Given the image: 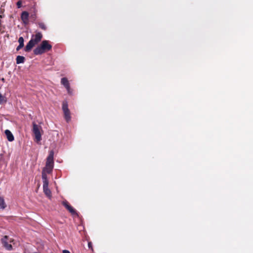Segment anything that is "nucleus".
I'll return each mask as SVG.
<instances>
[{"label":"nucleus","instance_id":"a211bd4d","mask_svg":"<svg viewBox=\"0 0 253 253\" xmlns=\"http://www.w3.org/2000/svg\"><path fill=\"white\" fill-rule=\"evenodd\" d=\"M62 110L63 112L69 110L68 108V103L67 101H64L62 104Z\"/></svg>","mask_w":253,"mask_h":253},{"label":"nucleus","instance_id":"dca6fc26","mask_svg":"<svg viewBox=\"0 0 253 253\" xmlns=\"http://www.w3.org/2000/svg\"><path fill=\"white\" fill-rule=\"evenodd\" d=\"M53 168L50 167L45 166L42 169V171H44L46 173H50L53 169Z\"/></svg>","mask_w":253,"mask_h":253},{"label":"nucleus","instance_id":"aec40b11","mask_svg":"<svg viewBox=\"0 0 253 253\" xmlns=\"http://www.w3.org/2000/svg\"><path fill=\"white\" fill-rule=\"evenodd\" d=\"M16 4H17V7L19 8L21 7L22 2L21 1H18L17 2Z\"/></svg>","mask_w":253,"mask_h":253},{"label":"nucleus","instance_id":"412c9836","mask_svg":"<svg viewBox=\"0 0 253 253\" xmlns=\"http://www.w3.org/2000/svg\"><path fill=\"white\" fill-rule=\"evenodd\" d=\"M63 253H70V252L66 250H64L63 251Z\"/></svg>","mask_w":253,"mask_h":253},{"label":"nucleus","instance_id":"f03ea898","mask_svg":"<svg viewBox=\"0 0 253 253\" xmlns=\"http://www.w3.org/2000/svg\"><path fill=\"white\" fill-rule=\"evenodd\" d=\"M33 132L35 135L36 140L39 142L41 140V134L40 132L41 126L33 123Z\"/></svg>","mask_w":253,"mask_h":253},{"label":"nucleus","instance_id":"b1692460","mask_svg":"<svg viewBox=\"0 0 253 253\" xmlns=\"http://www.w3.org/2000/svg\"><path fill=\"white\" fill-rule=\"evenodd\" d=\"M3 18V16H2V15H0V19L1 18Z\"/></svg>","mask_w":253,"mask_h":253},{"label":"nucleus","instance_id":"f8f14e48","mask_svg":"<svg viewBox=\"0 0 253 253\" xmlns=\"http://www.w3.org/2000/svg\"><path fill=\"white\" fill-rule=\"evenodd\" d=\"M18 42L19 43V45L16 47V50H19L21 48L24 46V40L22 37H20L18 39Z\"/></svg>","mask_w":253,"mask_h":253},{"label":"nucleus","instance_id":"423d86ee","mask_svg":"<svg viewBox=\"0 0 253 253\" xmlns=\"http://www.w3.org/2000/svg\"><path fill=\"white\" fill-rule=\"evenodd\" d=\"M61 83L62 85H63L66 88L67 92L69 94H72V91L70 87L69 83L66 78H63L61 79Z\"/></svg>","mask_w":253,"mask_h":253},{"label":"nucleus","instance_id":"2eb2a0df","mask_svg":"<svg viewBox=\"0 0 253 253\" xmlns=\"http://www.w3.org/2000/svg\"><path fill=\"white\" fill-rule=\"evenodd\" d=\"M64 114V117L66 120V121L68 122L71 120V116H70V112L69 110L63 112Z\"/></svg>","mask_w":253,"mask_h":253},{"label":"nucleus","instance_id":"6ab92c4d","mask_svg":"<svg viewBox=\"0 0 253 253\" xmlns=\"http://www.w3.org/2000/svg\"><path fill=\"white\" fill-rule=\"evenodd\" d=\"M39 26L40 27V28H41L42 30H45L46 29V27L43 23H42V22L39 23Z\"/></svg>","mask_w":253,"mask_h":253},{"label":"nucleus","instance_id":"ddd939ff","mask_svg":"<svg viewBox=\"0 0 253 253\" xmlns=\"http://www.w3.org/2000/svg\"><path fill=\"white\" fill-rule=\"evenodd\" d=\"M16 63L17 64L23 63L25 62V58L23 56L18 55L16 57Z\"/></svg>","mask_w":253,"mask_h":253},{"label":"nucleus","instance_id":"39448f33","mask_svg":"<svg viewBox=\"0 0 253 253\" xmlns=\"http://www.w3.org/2000/svg\"><path fill=\"white\" fill-rule=\"evenodd\" d=\"M42 38V35L41 33L38 32L35 35L32 37L31 41H33V42L36 45L39 42Z\"/></svg>","mask_w":253,"mask_h":253},{"label":"nucleus","instance_id":"f257e3e1","mask_svg":"<svg viewBox=\"0 0 253 253\" xmlns=\"http://www.w3.org/2000/svg\"><path fill=\"white\" fill-rule=\"evenodd\" d=\"M51 48L52 45L49 43V41L44 40L34 50V53L35 55H41L50 50Z\"/></svg>","mask_w":253,"mask_h":253},{"label":"nucleus","instance_id":"4be33fe9","mask_svg":"<svg viewBox=\"0 0 253 253\" xmlns=\"http://www.w3.org/2000/svg\"><path fill=\"white\" fill-rule=\"evenodd\" d=\"M88 246L89 248H91V243L90 242H89L88 243Z\"/></svg>","mask_w":253,"mask_h":253},{"label":"nucleus","instance_id":"7ed1b4c3","mask_svg":"<svg viewBox=\"0 0 253 253\" xmlns=\"http://www.w3.org/2000/svg\"><path fill=\"white\" fill-rule=\"evenodd\" d=\"M12 242L13 240L7 236H5L1 239V242L3 244V246L8 251H10L12 249V245L11 244H9L8 243H11Z\"/></svg>","mask_w":253,"mask_h":253},{"label":"nucleus","instance_id":"20e7f679","mask_svg":"<svg viewBox=\"0 0 253 253\" xmlns=\"http://www.w3.org/2000/svg\"><path fill=\"white\" fill-rule=\"evenodd\" d=\"M53 156H54V152L53 150H51L49 152V155L48 156V157L46 159L45 166L53 168V166H54Z\"/></svg>","mask_w":253,"mask_h":253},{"label":"nucleus","instance_id":"9b49d317","mask_svg":"<svg viewBox=\"0 0 253 253\" xmlns=\"http://www.w3.org/2000/svg\"><path fill=\"white\" fill-rule=\"evenodd\" d=\"M35 45V44L33 42V41L30 40L27 44L24 50L26 52H29Z\"/></svg>","mask_w":253,"mask_h":253},{"label":"nucleus","instance_id":"1a4fd4ad","mask_svg":"<svg viewBox=\"0 0 253 253\" xmlns=\"http://www.w3.org/2000/svg\"><path fill=\"white\" fill-rule=\"evenodd\" d=\"M43 190L44 194L48 197H51V191L48 188V184H43Z\"/></svg>","mask_w":253,"mask_h":253},{"label":"nucleus","instance_id":"4468645a","mask_svg":"<svg viewBox=\"0 0 253 253\" xmlns=\"http://www.w3.org/2000/svg\"><path fill=\"white\" fill-rule=\"evenodd\" d=\"M42 179L43 184H48V180L47 179L46 173L44 171H42Z\"/></svg>","mask_w":253,"mask_h":253},{"label":"nucleus","instance_id":"0eeeda50","mask_svg":"<svg viewBox=\"0 0 253 253\" xmlns=\"http://www.w3.org/2000/svg\"><path fill=\"white\" fill-rule=\"evenodd\" d=\"M21 20H22L23 22L25 24H28V21H29V13H28V12L27 11H23L21 13Z\"/></svg>","mask_w":253,"mask_h":253},{"label":"nucleus","instance_id":"5701e85b","mask_svg":"<svg viewBox=\"0 0 253 253\" xmlns=\"http://www.w3.org/2000/svg\"><path fill=\"white\" fill-rule=\"evenodd\" d=\"M1 81H2L3 82H4L5 80H4V78H2V79H1Z\"/></svg>","mask_w":253,"mask_h":253},{"label":"nucleus","instance_id":"f3484780","mask_svg":"<svg viewBox=\"0 0 253 253\" xmlns=\"http://www.w3.org/2000/svg\"><path fill=\"white\" fill-rule=\"evenodd\" d=\"M6 207L5 203L4 202V199L0 197V209H4Z\"/></svg>","mask_w":253,"mask_h":253},{"label":"nucleus","instance_id":"6e6552de","mask_svg":"<svg viewBox=\"0 0 253 253\" xmlns=\"http://www.w3.org/2000/svg\"><path fill=\"white\" fill-rule=\"evenodd\" d=\"M63 205L66 207V208L73 214H77L75 210L72 207L70 206L67 201H63Z\"/></svg>","mask_w":253,"mask_h":253},{"label":"nucleus","instance_id":"9d476101","mask_svg":"<svg viewBox=\"0 0 253 253\" xmlns=\"http://www.w3.org/2000/svg\"><path fill=\"white\" fill-rule=\"evenodd\" d=\"M5 134L6 136L7 139L9 141H12L14 140V136L12 134V133L11 132V131L8 130L6 129L5 130Z\"/></svg>","mask_w":253,"mask_h":253}]
</instances>
